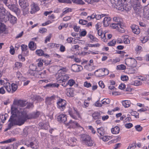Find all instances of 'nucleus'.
<instances>
[{
  "label": "nucleus",
  "mask_w": 149,
  "mask_h": 149,
  "mask_svg": "<svg viewBox=\"0 0 149 149\" xmlns=\"http://www.w3.org/2000/svg\"><path fill=\"white\" fill-rule=\"evenodd\" d=\"M15 112L14 114L16 115V118L18 117V121L19 123V125L23 124L27 120H29V114L24 109H20L19 110L16 107H11V113L12 112Z\"/></svg>",
  "instance_id": "f257e3e1"
},
{
  "label": "nucleus",
  "mask_w": 149,
  "mask_h": 149,
  "mask_svg": "<svg viewBox=\"0 0 149 149\" xmlns=\"http://www.w3.org/2000/svg\"><path fill=\"white\" fill-rule=\"evenodd\" d=\"M80 140L83 145L88 147H92L95 145L92 138L89 135L86 134L81 135Z\"/></svg>",
  "instance_id": "f03ea898"
},
{
  "label": "nucleus",
  "mask_w": 149,
  "mask_h": 149,
  "mask_svg": "<svg viewBox=\"0 0 149 149\" xmlns=\"http://www.w3.org/2000/svg\"><path fill=\"white\" fill-rule=\"evenodd\" d=\"M57 82L58 83H61V84L64 87H66L68 85L67 81L69 78L68 75L63 73H58L56 74Z\"/></svg>",
  "instance_id": "7ed1b4c3"
},
{
  "label": "nucleus",
  "mask_w": 149,
  "mask_h": 149,
  "mask_svg": "<svg viewBox=\"0 0 149 149\" xmlns=\"http://www.w3.org/2000/svg\"><path fill=\"white\" fill-rule=\"evenodd\" d=\"M131 5L135 13L137 14H139L141 11L142 7L139 0H132Z\"/></svg>",
  "instance_id": "20e7f679"
},
{
  "label": "nucleus",
  "mask_w": 149,
  "mask_h": 149,
  "mask_svg": "<svg viewBox=\"0 0 149 149\" xmlns=\"http://www.w3.org/2000/svg\"><path fill=\"white\" fill-rule=\"evenodd\" d=\"M68 113L70 116L73 119L76 120H77V116L80 118H81V117L80 113L77 109L73 107L72 109L70 108L68 110Z\"/></svg>",
  "instance_id": "39448f33"
},
{
  "label": "nucleus",
  "mask_w": 149,
  "mask_h": 149,
  "mask_svg": "<svg viewBox=\"0 0 149 149\" xmlns=\"http://www.w3.org/2000/svg\"><path fill=\"white\" fill-rule=\"evenodd\" d=\"M14 113H15V112H14V113L13 111L12 112V113H11V115L8 120V121L10 122L8 125L9 129H10L12 126L15 125H19L20 123L18 121L16 123L15 122L16 120V115L14 114Z\"/></svg>",
  "instance_id": "423d86ee"
},
{
  "label": "nucleus",
  "mask_w": 149,
  "mask_h": 149,
  "mask_svg": "<svg viewBox=\"0 0 149 149\" xmlns=\"http://www.w3.org/2000/svg\"><path fill=\"white\" fill-rule=\"evenodd\" d=\"M66 101L63 99L58 97L57 102V107L61 111H63L65 108Z\"/></svg>",
  "instance_id": "0eeeda50"
},
{
  "label": "nucleus",
  "mask_w": 149,
  "mask_h": 149,
  "mask_svg": "<svg viewBox=\"0 0 149 149\" xmlns=\"http://www.w3.org/2000/svg\"><path fill=\"white\" fill-rule=\"evenodd\" d=\"M7 11L4 7L1 5H0V21L6 22L5 15L6 14Z\"/></svg>",
  "instance_id": "6e6552de"
},
{
  "label": "nucleus",
  "mask_w": 149,
  "mask_h": 149,
  "mask_svg": "<svg viewBox=\"0 0 149 149\" xmlns=\"http://www.w3.org/2000/svg\"><path fill=\"white\" fill-rule=\"evenodd\" d=\"M17 1V0H16ZM19 1V4L21 8H23V10L24 11H26V12L28 10L27 8L29 6V3L27 2V0H18Z\"/></svg>",
  "instance_id": "1a4fd4ad"
},
{
  "label": "nucleus",
  "mask_w": 149,
  "mask_h": 149,
  "mask_svg": "<svg viewBox=\"0 0 149 149\" xmlns=\"http://www.w3.org/2000/svg\"><path fill=\"white\" fill-rule=\"evenodd\" d=\"M7 6L10 10L15 12L17 15H19L20 13V10L15 4H8Z\"/></svg>",
  "instance_id": "9d476101"
},
{
  "label": "nucleus",
  "mask_w": 149,
  "mask_h": 149,
  "mask_svg": "<svg viewBox=\"0 0 149 149\" xmlns=\"http://www.w3.org/2000/svg\"><path fill=\"white\" fill-rule=\"evenodd\" d=\"M38 140L35 139L33 141L30 142V143L28 144L26 143L25 145H26L28 147H30L33 149H37L38 148Z\"/></svg>",
  "instance_id": "9b49d317"
},
{
  "label": "nucleus",
  "mask_w": 149,
  "mask_h": 149,
  "mask_svg": "<svg viewBox=\"0 0 149 149\" xmlns=\"http://www.w3.org/2000/svg\"><path fill=\"white\" fill-rule=\"evenodd\" d=\"M5 18H8V20L12 24H15L16 22L17 19L15 16L12 15L10 13H8V15L7 16H5Z\"/></svg>",
  "instance_id": "f8f14e48"
},
{
  "label": "nucleus",
  "mask_w": 149,
  "mask_h": 149,
  "mask_svg": "<svg viewBox=\"0 0 149 149\" xmlns=\"http://www.w3.org/2000/svg\"><path fill=\"white\" fill-rule=\"evenodd\" d=\"M67 116L66 115L61 114L57 116V120L60 123H65L67 120Z\"/></svg>",
  "instance_id": "ddd939ff"
},
{
  "label": "nucleus",
  "mask_w": 149,
  "mask_h": 149,
  "mask_svg": "<svg viewBox=\"0 0 149 149\" xmlns=\"http://www.w3.org/2000/svg\"><path fill=\"white\" fill-rule=\"evenodd\" d=\"M40 112L37 111L29 114V120L32 119H35L38 117L40 115Z\"/></svg>",
  "instance_id": "4468645a"
},
{
  "label": "nucleus",
  "mask_w": 149,
  "mask_h": 149,
  "mask_svg": "<svg viewBox=\"0 0 149 149\" xmlns=\"http://www.w3.org/2000/svg\"><path fill=\"white\" fill-rule=\"evenodd\" d=\"M27 103L26 101L19 100L15 101L14 104L18 106L23 107L26 105V104Z\"/></svg>",
  "instance_id": "2eb2a0df"
},
{
  "label": "nucleus",
  "mask_w": 149,
  "mask_h": 149,
  "mask_svg": "<svg viewBox=\"0 0 149 149\" xmlns=\"http://www.w3.org/2000/svg\"><path fill=\"white\" fill-rule=\"evenodd\" d=\"M31 10L30 11L31 14H33L39 10L38 7L35 3H33L30 6Z\"/></svg>",
  "instance_id": "dca6fc26"
},
{
  "label": "nucleus",
  "mask_w": 149,
  "mask_h": 149,
  "mask_svg": "<svg viewBox=\"0 0 149 149\" xmlns=\"http://www.w3.org/2000/svg\"><path fill=\"white\" fill-rule=\"evenodd\" d=\"M132 32L135 34H138L140 32V30L138 26L136 25H132L131 26Z\"/></svg>",
  "instance_id": "f3484780"
},
{
  "label": "nucleus",
  "mask_w": 149,
  "mask_h": 149,
  "mask_svg": "<svg viewBox=\"0 0 149 149\" xmlns=\"http://www.w3.org/2000/svg\"><path fill=\"white\" fill-rule=\"evenodd\" d=\"M99 71L100 72H101V74L100 75L97 74V75L99 77H101L107 75L109 73V70L105 68L103 70L102 69H100Z\"/></svg>",
  "instance_id": "a211bd4d"
},
{
  "label": "nucleus",
  "mask_w": 149,
  "mask_h": 149,
  "mask_svg": "<svg viewBox=\"0 0 149 149\" xmlns=\"http://www.w3.org/2000/svg\"><path fill=\"white\" fill-rule=\"evenodd\" d=\"M71 70L74 72H78L83 69L82 66H71Z\"/></svg>",
  "instance_id": "6ab92c4d"
},
{
  "label": "nucleus",
  "mask_w": 149,
  "mask_h": 149,
  "mask_svg": "<svg viewBox=\"0 0 149 149\" xmlns=\"http://www.w3.org/2000/svg\"><path fill=\"white\" fill-rule=\"evenodd\" d=\"M56 96L55 95H52L50 97H47L45 100V103L47 105H50L52 104V100L55 99Z\"/></svg>",
  "instance_id": "aec40b11"
},
{
  "label": "nucleus",
  "mask_w": 149,
  "mask_h": 149,
  "mask_svg": "<svg viewBox=\"0 0 149 149\" xmlns=\"http://www.w3.org/2000/svg\"><path fill=\"white\" fill-rule=\"evenodd\" d=\"M92 116L93 119L94 120L101 118V116L100 115V113L97 112H94L92 114Z\"/></svg>",
  "instance_id": "412c9836"
},
{
  "label": "nucleus",
  "mask_w": 149,
  "mask_h": 149,
  "mask_svg": "<svg viewBox=\"0 0 149 149\" xmlns=\"http://www.w3.org/2000/svg\"><path fill=\"white\" fill-rule=\"evenodd\" d=\"M120 131V128L117 126H115L111 129V132L113 134H118Z\"/></svg>",
  "instance_id": "4be33fe9"
},
{
  "label": "nucleus",
  "mask_w": 149,
  "mask_h": 149,
  "mask_svg": "<svg viewBox=\"0 0 149 149\" xmlns=\"http://www.w3.org/2000/svg\"><path fill=\"white\" fill-rule=\"evenodd\" d=\"M143 12L144 15L147 17H149V4L145 7Z\"/></svg>",
  "instance_id": "5701e85b"
},
{
  "label": "nucleus",
  "mask_w": 149,
  "mask_h": 149,
  "mask_svg": "<svg viewBox=\"0 0 149 149\" xmlns=\"http://www.w3.org/2000/svg\"><path fill=\"white\" fill-rule=\"evenodd\" d=\"M59 86V84H58L56 83H55L54 84H51L49 83V84H47L46 85V86H44V87L45 88H46L48 87H58Z\"/></svg>",
  "instance_id": "b1692460"
},
{
  "label": "nucleus",
  "mask_w": 149,
  "mask_h": 149,
  "mask_svg": "<svg viewBox=\"0 0 149 149\" xmlns=\"http://www.w3.org/2000/svg\"><path fill=\"white\" fill-rule=\"evenodd\" d=\"M29 48L32 50H34L36 48V44L33 41L30 42L29 44Z\"/></svg>",
  "instance_id": "393cba45"
},
{
  "label": "nucleus",
  "mask_w": 149,
  "mask_h": 149,
  "mask_svg": "<svg viewBox=\"0 0 149 149\" xmlns=\"http://www.w3.org/2000/svg\"><path fill=\"white\" fill-rule=\"evenodd\" d=\"M39 125L42 129L47 130L48 129L49 125L48 123L45 124L42 123H39Z\"/></svg>",
  "instance_id": "a878e982"
},
{
  "label": "nucleus",
  "mask_w": 149,
  "mask_h": 149,
  "mask_svg": "<svg viewBox=\"0 0 149 149\" xmlns=\"http://www.w3.org/2000/svg\"><path fill=\"white\" fill-rule=\"evenodd\" d=\"M97 132L101 136H103L105 133V130L102 127H101L97 129Z\"/></svg>",
  "instance_id": "bb28decb"
},
{
  "label": "nucleus",
  "mask_w": 149,
  "mask_h": 149,
  "mask_svg": "<svg viewBox=\"0 0 149 149\" xmlns=\"http://www.w3.org/2000/svg\"><path fill=\"white\" fill-rule=\"evenodd\" d=\"M113 19L115 23L118 24H121L122 22V19L119 17H114L113 18Z\"/></svg>",
  "instance_id": "cd10ccee"
},
{
  "label": "nucleus",
  "mask_w": 149,
  "mask_h": 149,
  "mask_svg": "<svg viewBox=\"0 0 149 149\" xmlns=\"http://www.w3.org/2000/svg\"><path fill=\"white\" fill-rule=\"evenodd\" d=\"M33 98L35 100H37L38 102H40L44 100V99L39 95H34Z\"/></svg>",
  "instance_id": "c85d7f7f"
},
{
  "label": "nucleus",
  "mask_w": 149,
  "mask_h": 149,
  "mask_svg": "<svg viewBox=\"0 0 149 149\" xmlns=\"http://www.w3.org/2000/svg\"><path fill=\"white\" fill-rule=\"evenodd\" d=\"M6 29V26L4 24L0 22V33H3Z\"/></svg>",
  "instance_id": "c756f323"
},
{
  "label": "nucleus",
  "mask_w": 149,
  "mask_h": 149,
  "mask_svg": "<svg viewBox=\"0 0 149 149\" xmlns=\"http://www.w3.org/2000/svg\"><path fill=\"white\" fill-rule=\"evenodd\" d=\"M21 49L22 52H26V54L27 55L28 53V51H27L28 46L22 44L21 45Z\"/></svg>",
  "instance_id": "7c9ffc66"
},
{
  "label": "nucleus",
  "mask_w": 149,
  "mask_h": 149,
  "mask_svg": "<svg viewBox=\"0 0 149 149\" xmlns=\"http://www.w3.org/2000/svg\"><path fill=\"white\" fill-rule=\"evenodd\" d=\"M122 8H123L122 11L125 10L127 11H128L130 9L131 7L130 6H128V5L124 4L123 5V6H122L121 8V10L122 9Z\"/></svg>",
  "instance_id": "2f4dec72"
},
{
  "label": "nucleus",
  "mask_w": 149,
  "mask_h": 149,
  "mask_svg": "<svg viewBox=\"0 0 149 149\" xmlns=\"http://www.w3.org/2000/svg\"><path fill=\"white\" fill-rule=\"evenodd\" d=\"M130 102L128 100H124L122 102L123 105L125 108L128 107L130 106Z\"/></svg>",
  "instance_id": "473e14b6"
},
{
  "label": "nucleus",
  "mask_w": 149,
  "mask_h": 149,
  "mask_svg": "<svg viewBox=\"0 0 149 149\" xmlns=\"http://www.w3.org/2000/svg\"><path fill=\"white\" fill-rule=\"evenodd\" d=\"M0 116H1V119L3 123H4L5 120L6 119V118L8 116V114L7 113H5L4 115H0Z\"/></svg>",
  "instance_id": "72a5a7b5"
},
{
  "label": "nucleus",
  "mask_w": 149,
  "mask_h": 149,
  "mask_svg": "<svg viewBox=\"0 0 149 149\" xmlns=\"http://www.w3.org/2000/svg\"><path fill=\"white\" fill-rule=\"evenodd\" d=\"M119 24H118L114 22L111 24L110 25V26L113 29H115L118 30L119 28Z\"/></svg>",
  "instance_id": "f704fd0d"
},
{
  "label": "nucleus",
  "mask_w": 149,
  "mask_h": 149,
  "mask_svg": "<svg viewBox=\"0 0 149 149\" xmlns=\"http://www.w3.org/2000/svg\"><path fill=\"white\" fill-rule=\"evenodd\" d=\"M111 20V18L109 17H106L103 20V23L104 25H107V23L109 24V22Z\"/></svg>",
  "instance_id": "c9c22d12"
},
{
  "label": "nucleus",
  "mask_w": 149,
  "mask_h": 149,
  "mask_svg": "<svg viewBox=\"0 0 149 149\" xmlns=\"http://www.w3.org/2000/svg\"><path fill=\"white\" fill-rule=\"evenodd\" d=\"M18 87L17 85L15 84L14 83H12L11 84L12 88V93H13L17 89Z\"/></svg>",
  "instance_id": "e433bc0d"
},
{
  "label": "nucleus",
  "mask_w": 149,
  "mask_h": 149,
  "mask_svg": "<svg viewBox=\"0 0 149 149\" xmlns=\"http://www.w3.org/2000/svg\"><path fill=\"white\" fill-rule=\"evenodd\" d=\"M123 24L122 22L121 23L119 24V28L118 29L119 32L121 33H123L125 31L124 29L123 28V26L122 25Z\"/></svg>",
  "instance_id": "4c0bfd02"
},
{
  "label": "nucleus",
  "mask_w": 149,
  "mask_h": 149,
  "mask_svg": "<svg viewBox=\"0 0 149 149\" xmlns=\"http://www.w3.org/2000/svg\"><path fill=\"white\" fill-rule=\"evenodd\" d=\"M74 91L72 90H70L68 91L67 95L68 96L70 97H73L74 96Z\"/></svg>",
  "instance_id": "58836bf2"
},
{
  "label": "nucleus",
  "mask_w": 149,
  "mask_h": 149,
  "mask_svg": "<svg viewBox=\"0 0 149 149\" xmlns=\"http://www.w3.org/2000/svg\"><path fill=\"white\" fill-rule=\"evenodd\" d=\"M72 1L74 3H76L83 5L84 4V2L82 0H72Z\"/></svg>",
  "instance_id": "ea45409f"
},
{
  "label": "nucleus",
  "mask_w": 149,
  "mask_h": 149,
  "mask_svg": "<svg viewBox=\"0 0 149 149\" xmlns=\"http://www.w3.org/2000/svg\"><path fill=\"white\" fill-rule=\"evenodd\" d=\"M36 52L37 54L40 56H42L44 54V52L41 49L37 50Z\"/></svg>",
  "instance_id": "a19ab883"
},
{
  "label": "nucleus",
  "mask_w": 149,
  "mask_h": 149,
  "mask_svg": "<svg viewBox=\"0 0 149 149\" xmlns=\"http://www.w3.org/2000/svg\"><path fill=\"white\" fill-rule=\"evenodd\" d=\"M131 115L134 116L137 118H139V113L136 111H133L131 113Z\"/></svg>",
  "instance_id": "79ce46f5"
},
{
  "label": "nucleus",
  "mask_w": 149,
  "mask_h": 149,
  "mask_svg": "<svg viewBox=\"0 0 149 149\" xmlns=\"http://www.w3.org/2000/svg\"><path fill=\"white\" fill-rule=\"evenodd\" d=\"M116 42V41L115 40H113L108 43V45L109 46H114L115 45Z\"/></svg>",
  "instance_id": "37998d69"
},
{
  "label": "nucleus",
  "mask_w": 149,
  "mask_h": 149,
  "mask_svg": "<svg viewBox=\"0 0 149 149\" xmlns=\"http://www.w3.org/2000/svg\"><path fill=\"white\" fill-rule=\"evenodd\" d=\"M88 36L89 38L91 40H92L93 41L97 42V39L94 36L92 35L89 34L88 35Z\"/></svg>",
  "instance_id": "c03bdc74"
},
{
  "label": "nucleus",
  "mask_w": 149,
  "mask_h": 149,
  "mask_svg": "<svg viewBox=\"0 0 149 149\" xmlns=\"http://www.w3.org/2000/svg\"><path fill=\"white\" fill-rule=\"evenodd\" d=\"M75 83L74 81L72 79H70L67 82L68 85H69L70 86H72Z\"/></svg>",
  "instance_id": "a18cd8bd"
},
{
  "label": "nucleus",
  "mask_w": 149,
  "mask_h": 149,
  "mask_svg": "<svg viewBox=\"0 0 149 149\" xmlns=\"http://www.w3.org/2000/svg\"><path fill=\"white\" fill-rule=\"evenodd\" d=\"M75 122V121H73L72 120H70L69 122L67 123H66V125L67 126H70V127H72V128H73L74 127H73V126L72 125V124H74Z\"/></svg>",
  "instance_id": "49530a36"
},
{
  "label": "nucleus",
  "mask_w": 149,
  "mask_h": 149,
  "mask_svg": "<svg viewBox=\"0 0 149 149\" xmlns=\"http://www.w3.org/2000/svg\"><path fill=\"white\" fill-rule=\"evenodd\" d=\"M85 68L87 69L88 70L91 71L94 69L95 68L94 66H84Z\"/></svg>",
  "instance_id": "de8ad7c7"
},
{
  "label": "nucleus",
  "mask_w": 149,
  "mask_h": 149,
  "mask_svg": "<svg viewBox=\"0 0 149 149\" xmlns=\"http://www.w3.org/2000/svg\"><path fill=\"white\" fill-rule=\"evenodd\" d=\"M86 2H87L88 4H92L94 2H98L99 0H84Z\"/></svg>",
  "instance_id": "09e8293b"
},
{
  "label": "nucleus",
  "mask_w": 149,
  "mask_h": 149,
  "mask_svg": "<svg viewBox=\"0 0 149 149\" xmlns=\"http://www.w3.org/2000/svg\"><path fill=\"white\" fill-rule=\"evenodd\" d=\"M123 42L124 43L128 44L130 43V41L127 36L125 37L123 39Z\"/></svg>",
  "instance_id": "8fccbe9b"
},
{
  "label": "nucleus",
  "mask_w": 149,
  "mask_h": 149,
  "mask_svg": "<svg viewBox=\"0 0 149 149\" xmlns=\"http://www.w3.org/2000/svg\"><path fill=\"white\" fill-rule=\"evenodd\" d=\"M136 147V145L134 143L129 145L127 149H134Z\"/></svg>",
  "instance_id": "3c124183"
},
{
  "label": "nucleus",
  "mask_w": 149,
  "mask_h": 149,
  "mask_svg": "<svg viewBox=\"0 0 149 149\" xmlns=\"http://www.w3.org/2000/svg\"><path fill=\"white\" fill-rule=\"evenodd\" d=\"M111 2L116 5H119V3H121V1L120 0H111Z\"/></svg>",
  "instance_id": "603ef678"
},
{
  "label": "nucleus",
  "mask_w": 149,
  "mask_h": 149,
  "mask_svg": "<svg viewBox=\"0 0 149 149\" xmlns=\"http://www.w3.org/2000/svg\"><path fill=\"white\" fill-rule=\"evenodd\" d=\"M117 70H122L126 69L125 66H117Z\"/></svg>",
  "instance_id": "864d4df0"
},
{
  "label": "nucleus",
  "mask_w": 149,
  "mask_h": 149,
  "mask_svg": "<svg viewBox=\"0 0 149 149\" xmlns=\"http://www.w3.org/2000/svg\"><path fill=\"white\" fill-rule=\"evenodd\" d=\"M68 141L70 142L74 143L76 142L77 139L76 138L73 137L69 139Z\"/></svg>",
  "instance_id": "5fc2aeb1"
},
{
  "label": "nucleus",
  "mask_w": 149,
  "mask_h": 149,
  "mask_svg": "<svg viewBox=\"0 0 149 149\" xmlns=\"http://www.w3.org/2000/svg\"><path fill=\"white\" fill-rule=\"evenodd\" d=\"M142 84V82L140 81H134V84H132V85L136 86H138L139 85H141Z\"/></svg>",
  "instance_id": "6e6d98bb"
},
{
  "label": "nucleus",
  "mask_w": 149,
  "mask_h": 149,
  "mask_svg": "<svg viewBox=\"0 0 149 149\" xmlns=\"http://www.w3.org/2000/svg\"><path fill=\"white\" fill-rule=\"evenodd\" d=\"M88 47H99L100 46V44L99 43H97L95 44H87Z\"/></svg>",
  "instance_id": "4d7b16f0"
},
{
  "label": "nucleus",
  "mask_w": 149,
  "mask_h": 149,
  "mask_svg": "<svg viewBox=\"0 0 149 149\" xmlns=\"http://www.w3.org/2000/svg\"><path fill=\"white\" fill-rule=\"evenodd\" d=\"M87 22L88 21L86 20L83 19H80L79 21V23L80 24L84 25L86 24Z\"/></svg>",
  "instance_id": "13d9d810"
},
{
  "label": "nucleus",
  "mask_w": 149,
  "mask_h": 149,
  "mask_svg": "<svg viewBox=\"0 0 149 149\" xmlns=\"http://www.w3.org/2000/svg\"><path fill=\"white\" fill-rule=\"evenodd\" d=\"M67 71V70L66 68H62L61 67V68H60V70L58 71V73L57 74H58V73H64V72H66Z\"/></svg>",
  "instance_id": "bf43d9fd"
},
{
  "label": "nucleus",
  "mask_w": 149,
  "mask_h": 149,
  "mask_svg": "<svg viewBox=\"0 0 149 149\" xmlns=\"http://www.w3.org/2000/svg\"><path fill=\"white\" fill-rule=\"evenodd\" d=\"M110 100L108 99H106L105 100V101H104L102 103V104L105 105H107L109 104L110 103Z\"/></svg>",
  "instance_id": "052dcab7"
},
{
  "label": "nucleus",
  "mask_w": 149,
  "mask_h": 149,
  "mask_svg": "<svg viewBox=\"0 0 149 149\" xmlns=\"http://www.w3.org/2000/svg\"><path fill=\"white\" fill-rule=\"evenodd\" d=\"M52 36V34L50 33L49 35L46 37V39L45 41V43H46L47 42V41H49L50 40Z\"/></svg>",
  "instance_id": "680f3d73"
},
{
  "label": "nucleus",
  "mask_w": 149,
  "mask_h": 149,
  "mask_svg": "<svg viewBox=\"0 0 149 149\" xmlns=\"http://www.w3.org/2000/svg\"><path fill=\"white\" fill-rule=\"evenodd\" d=\"M135 128L137 131L139 132L141 131L142 129V127L139 125H138L135 126Z\"/></svg>",
  "instance_id": "e2e57ef3"
},
{
  "label": "nucleus",
  "mask_w": 149,
  "mask_h": 149,
  "mask_svg": "<svg viewBox=\"0 0 149 149\" xmlns=\"http://www.w3.org/2000/svg\"><path fill=\"white\" fill-rule=\"evenodd\" d=\"M17 77L18 79L20 80L22 78V75L18 71L17 72Z\"/></svg>",
  "instance_id": "0e129e2a"
},
{
  "label": "nucleus",
  "mask_w": 149,
  "mask_h": 149,
  "mask_svg": "<svg viewBox=\"0 0 149 149\" xmlns=\"http://www.w3.org/2000/svg\"><path fill=\"white\" fill-rule=\"evenodd\" d=\"M84 86L86 87L89 88L91 86V84L90 83L86 81L84 83Z\"/></svg>",
  "instance_id": "69168bd1"
},
{
  "label": "nucleus",
  "mask_w": 149,
  "mask_h": 149,
  "mask_svg": "<svg viewBox=\"0 0 149 149\" xmlns=\"http://www.w3.org/2000/svg\"><path fill=\"white\" fill-rule=\"evenodd\" d=\"M104 16L103 14H102V15H95V18L97 20H99L101 19L102 17H103Z\"/></svg>",
  "instance_id": "338daca9"
},
{
  "label": "nucleus",
  "mask_w": 149,
  "mask_h": 149,
  "mask_svg": "<svg viewBox=\"0 0 149 149\" xmlns=\"http://www.w3.org/2000/svg\"><path fill=\"white\" fill-rule=\"evenodd\" d=\"M34 107L33 103H28L26 107V108L29 109L31 108H32Z\"/></svg>",
  "instance_id": "774afa93"
}]
</instances>
